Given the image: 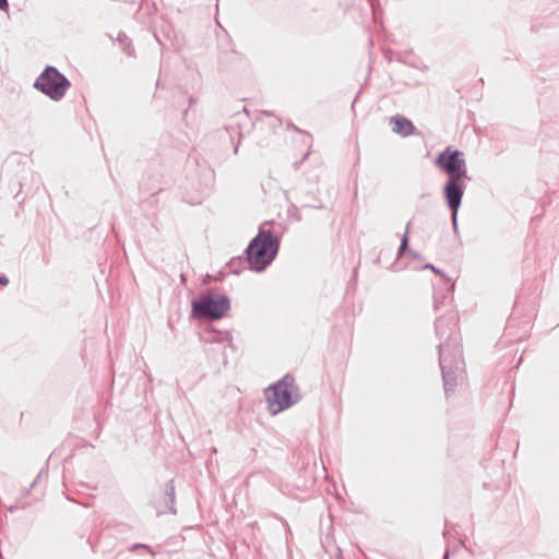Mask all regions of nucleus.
Wrapping results in <instances>:
<instances>
[{"label": "nucleus", "instance_id": "nucleus-1", "mask_svg": "<svg viewBox=\"0 0 559 559\" xmlns=\"http://www.w3.org/2000/svg\"><path fill=\"white\" fill-rule=\"evenodd\" d=\"M277 250V238L270 231L261 230L247 249V257L251 267L255 271L263 270L274 260Z\"/></svg>", "mask_w": 559, "mask_h": 559}, {"label": "nucleus", "instance_id": "nucleus-2", "mask_svg": "<svg viewBox=\"0 0 559 559\" xmlns=\"http://www.w3.org/2000/svg\"><path fill=\"white\" fill-rule=\"evenodd\" d=\"M265 397L273 415L287 409L299 400L295 379L288 374L285 376L281 381L267 388Z\"/></svg>", "mask_w": 559, "mask_h": 559}, {"label": "nucleus", "instance_id": "nucleus-3", "mask_svg": "<svg viewBox=\"0 0 559 559\" xmlns=\"http://www.w3.org/2000/svg\"><path fill=\"white\" fill-rule=\"evenodd\" d=\"M69 86L67 78L53 67H48L35 82V87L53 100L61 99Z\"/></svg>", "mask_w": 559, "mask_h": 559}, {"label": "nucleus", "instance_id": "nucleus-4", "mask_svg": "<svg viewBox=\"0 0 559 559\" xmlns=\"http://www.w3.org/2000/svg\"><path fill=\"white\" fill-rule=\"evenodd\" d=\"M230 304L226 296L205 295L192 302V312L199 318L218 320L229 310Z\"/></svg>", "mask_w": 559, "mask_h": 559}, {"label": "nucleus", "instance_id": "nucleus-5", "mask_svg": "<svg viewBox=\"0 0 559 559\" xmlns=\"http://www.w3.org/2000/svg\"><path fill=\"white\" fill-rule=\"evenodd\" d=\"M436 164L447 170L450 177L449 179L462 180L466 178V166L463 153L457 150L448 147L438 156Z\"/></svg>", "mask_w": 559, "mask_h": 559}, {"label": "nucleus", "instance_id": "nucleus-6", "mask_svg": "<svg viewBox=\"0 0 559 559\" xmlns=\"http://www.w3.org/2000/svg\"><path fill=\"white\" fill-rule=\"evenodd\" d=\"M461 180L449 179L445 186V199L452 210L453 225L456 227L457 210L462 201L463 189L459 186Z\"/></svg>", "mask_w": 559, "mask_h": 559}, {"label": "nucleus", "instance_id": "nucleus-7", "mask_svg": "<svg viewBox=\"0 0 559 559\" xmlns=\"http://www.w3.org/2000/svg\"><path fill=\"white\" fill-rule=\"evenodd\" d=\"M447 353H448V347L442 346L440 348V365H441L442 372H443L444 388H445V391L448 392V391L452 390L453 386L455 385V377H454L453 372L450 369H448Z\"/></svg>", "mask_w": 559, "mask_h": 559}, {"label": "nucleus", "instance_id": "nucleus-8", "mask_svg": "<svg viewBox=\"0 0 559 559\" xmlns=\"http://www.w3.org/2000/svg\"><path fill=\"white\" fill-rule=\"evenodd\" d=\"M391 123L393 124V131L397 134L405 136L414 132L413 123L404 117H393Z\"/></svg>", "mask_w": 559, "mask_h": 559}, {"label": "nucleus", "instance_id": "nucleus-9", "mask_svg": "<svg viewBox=\"0 0 559 559\" xmlns=\"http://www.w3.org/2000/svg\"><path fill=\"white\" fill-rule=\"evenodd\" d=\"M407 241H408V238H407V231L405 233L404 237H403V240H402V243H401V247H400V253H402L406 247H407Z\"/></svg>", "mask_w": 559, "mask_h": 559}, {"label": "nucleus", "instance_id": "nucleus-10", "mask_svg": "<svg viewBox=\"0 0 559 559\" xmlns=\"http://www.w3.org/2000/svg\"><path fill=\"white\" fill-rule=\"evenodd\" d=\"M9 283V280L5 276L0 277V285L7 286Z\"/></svg>", "mask_w": 559, "mask_h": 559}, {"label": "nucleus", "instance_id": "nucleus-11", "mask_svg": "<svg viewBox=\"0 0 559 559\" xmlns=\"http://www.w3.org/2000/svg\"><path fill=\"white\" fill-rule=\"evenodd\" d=\"M8 3H7V0H0V9L3 10L4 8H7Z\"/></svg>", "mask_w": 559, "mask_h": 559}, {"label": "nucleus", "instance_id": "nucleus-12", "mask_svg": "<svg viewBox=\"0 0 559 559\" xmlns=\"http://www.w3.org/2000/svg\"><path fill=\"white\" fill-rule=\"evenodd\" d=\"M426 267H427V269H430V270H431V271H433L435 273H439V270H438V269H436V267H435L433 265H431V264H427V265H426Z\"/></svg>", "mask_w": 559, "mask_h": 559}]
</instances>
